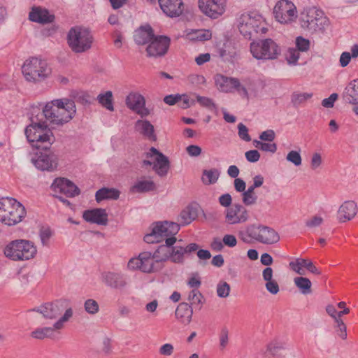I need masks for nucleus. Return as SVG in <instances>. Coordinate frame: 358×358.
<instances>
[{"label": "nucleus", "instance_id": "obj_22", "mask_svg": "<svg viewBox=\"0 0 358 358\" xmlns=\"http://www.w3.org/2000/svg\"><path fill=\"white\" fill-rule=\"evenodd\" d=\"M83 217L86 222L90 223L104 226L108 224V214L103 208H94L85 210Z\"/></svg>", "mask_w": 358, "mask_h": 358}, {"label": "nucleus", "instance_id": "obj_28", "mask_svg": "<svg viewBox=\"0 0 358 358\" xmlns=\"http://www.w3.org/2000/svg\"><path fill=\"white\" fill-rule=\"evenodd\" d=\"M155 34L150 25L142 26L135 31L134 38L138 45H145L151 41Z\"/></svg>", "mask_w": 358, "mask_h": 358}, {"label": "nucleus", "instance_id": "obj_56", "mask_svg": "<svg viewBox=\"0 0 358 358\" xmlns=\"http://www.w3.org/2000/svg\"><path fill=\"white\" fill-rule=\"evenodd\" d=\"M238 136L242 140L246 142L251 141L250 136L248 134V129L245 125H244L243 123H239L238 124Z\"/></svg>", "mask_w": 358, "mask_h": 358}, {"label": "nucleus", "instance_id": "obj_31", "mask_svg": "<svg viewBox=\"0 0 358 358\" xmlns=\"http://www.w3.org/2000/svg\"><path fill=\"white\" fill-rule=\"evenodd\" d=\"M135 128L149 140L152 141H155L157 140L154 127L148 120H137L135 124Z\"/></svg>", "mask_w": 358, "mask_h": 358}, {"label": "nucleus", "instance_id": "obj_4", "mask_svg": "<svg viewBox=\"0 0 358 358\" xmlns=\"http://www.w3.org/2000/svg\"><path fill=\"white\" fill-rule=\"evenodd\" d=\"M238 236L245 243L253 240L262 244L272 245L280 240V236L274 229L260 224L248 226L245 230L238 231Z\"/></svg>", "mask_w": 358, "mask_h": 358}, {"label": "nucleus", "instance_id": "obj_52", "mask_svg": "<svg viewBox=\"0 0 358 358\" xmlns=\"http://www.w3.org/2000/svg\"><path fill=\"white\" fill-rule=\"evenodd\" d=\"M286 159L296 166H300L302 162L300 153L295 150L289 152L287 155Z\"/></svg>", "mask_w": 358, "mask_h": 358}, {"label": "nucleus", "instance_id": "obj_32", "mask_svg": "<svg viewBox=\"0 0 358 358\" xmlns=\"http://www.w3.org/2000/svg\"><path fill=\"white\" fill-rule=\"evenodd\" d=\"M170 167V163L168 157L164 154H159L156 157L155 162L153 164V169L161 177L166 176Z\"/></svg>", "mask_w": 358, "mask_h": 358}, {"label": "nucleus", "instance_id": "obj_62", "mask_svg": "<svg viewBox=\"0 0 358 358\" xmlns=\"http://www.w3.org/2000/svg\"><path fill=\"white\" fill-rule=\"evenodd\" d=\"M337 99L338 94L336 93H333L328 98L322 100V105L325 108H332Z\"/></svg>", "mask_w": 358, "mask_h": 358}, {"label": "nucleus", "instance_id": "obj_36", "mask_svg": "<svg viewBox=\"0 0 358 358\" xmlns=\"http://www.w3.org/2000/svg\"><path fill=\"white\" fill-rule=\"evenodd\" d=\"M211 37L212 33L208 29H192L186 34V38L192 41H206Z\"/></svg>", "mask_w": 358, "mask_h": 358}, {"label": "nucleus", "instance_id": "obj_49", "mask_svg": "<svg viewBox=\"0 0 358 358\" xmlns=\"http://www.w3.org/2000/svg\"><path fill=\"white\" fill-rule=\"evenodd\" d=\"M336 331L337 335L341 337L342 339H346L347 338V331H346V326L343 322V320L338 317H336Z\"/></svg>", "mask_w": 358, "mask_h": 358}, {"label": "nucleus", "instance_id": "obj_12", "mask_svg": "<svg viewBox=\"0 0 358 358\" xmlns=\"http://www.w3.org/2000/svg\"><path fill=\"white\" fill-rule=\"evenodd\" d=\"M127 266L130 270H139L145 273H155L162 268L155 262L152 253L148 251L142 252L137 257L130 259Z\"/></svg>", "mask_w": 358, "mask_h": 358}, {"label": "nucleus", "instance_id": "obj_15", "mask_svg": "<svg viewBox=\"0 0 358 358\" xmlns=\"http://www.w3.org/2000/svg\"><path fill=\"white\" fill-rule=\"evenodd\" d=\"M171 39L166 36H155L146 48L147 55L150 57L164 56L169 48Z\"/></svg>", "mask_w": 358, "mask_h": 358}, {"label": "nucleus", "instance_id": "obj_54", "mask_svg": "<svg viewBox=\"0 0 358 358\" xmlns=\"http://www.w3.org/2000/svg\"><path fill=\"white\" fill-rule=\"evenodd\" d=\"M297 49L289 48L287 54V61L289 64H296L299 59L300 53Z\"/></svg>", "mask_w": 358, "mask_h": 358}, {"label": "nucleus", "instance_id": "obj_29", "mask_svg": "<svg viewBox=\"0 0 358 358\" xmlns=\"http://www.w3.org/2000/svg\"><path fill=\"white\" fill-rule=\"evenodd\" d=\"M176 317L185 324L190 323L193 315V308L188 303H180L175 312Z\"/></svg>", "mask_w": 358, "mask_h": 358}, {"label": "nucleus", "instance_id": "obj_9", "mask_svg": "<svg viewBox=\"0 0 358 358\" xmlns=\"http://www.w3.org/2000/svg\"><path fill=\"white\" fill-rule=\"evenodd\" d=\"M250 52L258 60H273L278 58L281 50L274 41L266 38L251 43Z\"/></svg>", "mask_w": 358, "mask_h": 358}, {"label": "nucleus", "instance_id": "obj_20", "mask_svg": "<svg viewBox=\"0 0 358 358\" xmlns=\"http://www.w3.org/2000/svg\"><path fill=\"white\" fill-rule=\"evenodd\" d=\"M255 13H244L242 14L238 21V29L240 33L245 38L250 39L254 35V22H255Z\"/></svg>", "mask_w": 358, "mask_h": 358}, {"label": "nucleus", "instance_id": "obj_11", "mask_svg": "<svg viewBox=\"0 0 358 358\" xmlns=\"http://www.w3.org/2000/svg\"><path fill=\"white\" fill-rule=\"evenodd\" d=\"M301 27L310 33L323 32L327 25V20L321 10L310 8L301 13Z\"/></svg>", "mask_w": 358, "mask_h": 358}, {"label": "nucleus", "instance_id": "obj_3", "mask_svg": "<svg viewBox=\"0 0 358 358\" xmlns=\"http://www.w3.org/2000/svg\"><path fill=\"white\" fill-rule=\"evenodd\" d=\"M32 310L42 314L45 318L49 320H55L61 316L54 323L55 328L57 329H62L64 327V323L69 321L73 316V310L69 302L66 299H58L45 303Z\"/></svg>", "mask_w": 358, "mask_h": 358}, {"label": "nucleus", "instance_id": "obj_25", "mask_svg": "<svg viewBox=\"0 0 358 358\" xmlns=\"http://www.w3.org/2000/svg\"><path fill=\"white\" fill-rule=\"evenodd\" d=\"M342 99L346 103L358 105V79L351 81L345 88Z\"/></svg>", "mask_w": 358, "mask_h": 358}, {"label": "nucleus", "instance_id": "obj_21", "mask_svg": "<svg viewBox=\"0 0 358 358\" xmlns=\"http://www.w3.org/2000/svg\"><path fill=\"white\" fill-rule=\"evenodd\" d=\"M162 11L169 17L180 16L183 11V3L181 0H158Z\"/></svg>", "mask_w": 358, "mask_h": 358}, {"label": "nucleus", "instance_id": "obj_53", "mask_svg": "<svg viewBox=\"0 0 358 358\" xmlns=\"http://www.w3.org/2000/svg\"><path fill=\"white\" fill-rule=\"evenodd\" d=\"M219 341H220V348L223 350L226 348L229 343V331L226 327H223L221 329L220 334L219 335Z\"/></svg>", "mask_w": 358, "mask_h": 358}, {"label": "nucleus", "instance_id": "obj_57", "mask_svg": "<svg viewBox=\"0 0 358 358\" xmlns=\"http://www.w3.org/2000/svg\"><path fill=\"white\" fill-rule=\"evenodd\" d=\"M246 159L251 163H255L260 159V154L257 150H251L245 153Z\"/></svg>", "mask_w": 358, "mask_h": 358}, {"label": "nucleus", "instance_id": "obj_46", "mask_svg": "<svg viewBox=\"0 0 358 358\" xmlns=\"http://www.w3.org/2000/svg\"><path fill=\"white\" fill-rule=\"evenodd\" d=\"M84 308L85 311L90 315H95L99 310L98 303L92 299H89L85 301Z\"/></svg>", "mask_w": 358, "mask_h": 358}, {"label": "nucleus", "instance_id": "obj_63", "mask_svg": "<svg viewBox=\"0 0 358 358\" xmlns=\"http://www.w3.org/2000/svg\"><path fill=\"white\" fill-rule=\"evenodd\" d=\"M232 202L231 196L228 194H224L219 197V203L222 206L229 208Z\"/></svg>", "mask_w": 358, "mask_h": 358}, {"label": "nucleus", "instance_id": "obj_48", "mask_svg": "<svg viewBox=\"0 0 358 358\" xmlns=\"http://www.w3.org/2000/svg\"><path fill=\"white\" fill-rule=\"evenodd\" d=\"M196 101L197 102L203 107L207 108L209 110L216 109V106L213 102V99L206 97L202 96L200 95H196Z\"/></svg>", "mask_w": 358, "mask_h": 358}, {"label": "nucleus", "instance_id": "obj_14", "mask_svg": "<svg viewBox=\"0 0 358 358\" xmlns=\"http://www.w3.org/2000/svg\"><path fill=\"white\" fill-rule=\"evenodd\" d=\"M199 8L206 16L217 19L224 14L226 10V0H199Z\"/></svg>", "mask_w": 358, "mask_h": 358}, {"label": "nucleus", "instance_id": "obj_23", "mask_svg": "<svg viewBox=\"0 0 358 358\" xmlns=\"http://www.w3.org/2000/svg\"><path fill=\"white\" fill-rule=\"evenodd\" d=\"M176 243V237H170L166 239L165 244L159 245L152 253L155 262L159 263L171 260V246Z\"/></svg>", "mask_w": 358, "mask_h": 358}, {"label": "nucleus", "instance_id": "obj_58", "mask_svg": "<svg viewBox=\"0 0 358 358\" xmlns=\"http://www.w3.org/2000/svg\"><path fill=\"white\" fill-rule=\"evenodd\" d=\"M266 290L272 294H276L279 292V285L275 280L266 281L265 285Z\"/></svg>", "mask_w": 358, "mask_h": 358}, {"label": "nucleus", "instance_id": "obj_59", "mask_svg": "<svg viewBox=\"0 0 358 358\" xmlns=\"http://www.w3.org/2000/svg\"><path fill=\"white\" fill-rule=\"evenodd\" d=\"M222 241L224 245H227L229 248H234L237 244V240L234 235L226 234L223 236Z\"/></svg>", "mask_w": 358, "mask_h": 358}, {"label": "nucleus", "instance_id": "obj_7", "mask_svg": "<svg viewBox=\"0 0 358 358\" xmlns=\"http://www.w3.org/2000/svg\"><path fill=\"white\" fill-rule=\"evenodd\" d=\"M22 71L26 80L34 83L41 82L51 74V69L45 60L38 57H31L27 59Z\"/></svg>", "mask_w": 358, "mask_h": 358}, {"label": "nucleus", "instance_id": "obj_30", "mask_svg": "<svg viewBox=\"0 0 358 358\" xmlns=\"http://www.w3.org/2000/svg\"><path fill=\"white\" fill-rule=\"evenodd\" d=\"M198 217V208L194 206H188L182 210L178 217V224L187 225L196 220Z\"/></svg>", "mask_w": 358, "mask_h": 358}, {"label": "nucleus", "instance_id": "obj_2", "mask_svg": "<svg viewBox=\"0 0 358 358\" xmlns=\"http://www.w3.org/2000/svg\"><path fill=\"white\" fill-rule=\"evenodd\" d=\"M76 112L73 101L68 99H55L45 105L42 115L52 124L63 125L74 117Z\"/></svg>", "mask_w": 358, "mask_h": 358}, {"label": "nucleus", "instance_id": "obj_39", "mask_svg": "<svg viewBox=\"0 0 358 358\" xmlns=\"http://www.w3.org/2000/svg\"><path fill=\"white\" fill-rule=\"evenodd\" d=\"M295 285L301 290L303 294L311 293V282L310 280L303 276L296 277L294 279Z\"/></svg>", "mask_w": 358, "mask_h": 358}, {"label": "nucleus", "instance_id": "obj_38", "mask_svg": "<svg viewBox=\"0 0 358 358\" xmlns=\"http://www.w3.org/2000/svg\"><path fill=\"white\" fill-rule=\"evenodd\" d=\"M203 298L201 293L197 289H194L189 292L187 300L190 303L189 306L192 308L201 310L203 303L202 301Z\"/></svg>", "mask_w": 358, "mask_h": 358}, {"label": "nucleus", "instance_id": "obj_10", "mask_svg": "<svg viewBox=\"0 0 358 358\" xmlns=\"http://www.w3.org/2000/svg\"><path fill=\"white\" fill-rule=\"evenodd\" d=\"M179 230V224L176 222H157L152 227L151 232L144 236V241L148 243H159L164 239L175 237Z\"/></svg>", "mask_w": 358, "mask_h": 358}, {"label": "nucleus", "instance_id": "obj_43", "mask_svg": "<svg viewBox=\"0 0 358 358\" xmlns=\"http://www.w3.org/2000/svg\"><path fill=\"white\" fill-rule=\"evenodd\" d=\"M220 176L217 169H212L210 170H204L203 172L202 181L205 184H213L217 182Z\"/></svg>", "mask_w": 358, "mask_h": 358}, {"label": "nucleus", "instance_id": "obj_44", "mask_svg": "<svg viewBox=\"0 0 358 358\" xmlns=\"http://www.w3.org/2000/svg\"><path fill=\"white\" fill-rule=\"evenodd\" d=\"M255 22H254V34H265L267 31V28L264 26V21L263 17L259 14L255 13Z\"/></svg>", "mask_w": 358, "mask_h": 358}, {"label": "nucleus", "instance_id": "obj_47", "mask_svg": "<svg viewBox=\"0 0 358 358\" xmlns=\"http://www.w3.org/2000/svg\"><path fill=\"white\" fill-rule=\"evenodd\" d=\"M230 285L224 281H221L217 285V294L219 297L226 298L229 295Z\"/></svg>", "mask_w": 358, "mask_h": 358}, {"label": "nucleus", "instance_id": "obj_26", "mask_svg": "<svg viewBox=\"0 0 358 358\" xmlns=\"http://www.w3.org/2000/svg\"><path fill=\"white\" fill-rule=\"evenodd\" d=\"M29 19L32 22L47 24L54 21L55 15H51L48 10L38 7L32 8Z\"/></svg>", "mask_w": 358, "mask_h": 358}, {"label": "nucleus", "instance_id": "obj_27", "mask_svg": "<svg viewBox=\"0 0 358 358\" xmlns=\"http://www.w3.org/2000/svg\"><path fill=\"white\" fill-rule=\"evenodd\" d=\"M215 85L221 92L227 93L232 92L234 90V87H238V79L217 75L215 77Z\"/></svg>", "mask_w": 358, "mask_h": 358}, {"label": "nucleus", "instance_id": "obj_51", "mask_svg": "<svg viewBox=\"0 0 358 358\" xmlns=\"http://www.w3.org/2000/svg\"><path fill=\"white\" fill-rule=\"evenodd\" d=\"M52 235V231L48 227H43L39 232V236L43 245H48L49 240Z\"/></svg>", "mask_w": 358, "mask_h": 358}, {"label": "nucleus", "instance_id": "obj_13", "mask_svg": "<svg viewBox=\"0 0 358 358\" xmlns=\"http://www.w3.org/2000/svg\"><path fill=\"white\" fill-rule=\"evenodd\" d=\"M273 14L278 22L281 24H287L296 17V8L290 1L280 0L273 8Z\"/></svg>", "mask_w": 358, "mask_h": 358}, {"label": "nucleus", "instance_id": "obj_55", "mask_svg": "<svg viewBox=\"0 0 358 358\" xmlns=\"http://www.w3.org/2000/svg\"><path fill=\"white\" fill-rule=\"evenodd\" d=\"M242 200L245 205L251 206L257 202V196L255 194L243 192L242 194Z\"/></svg>", "mask_w": 358, "mask_h": 358}, {"label": "nucleus", "instance_id": "obj_40", "mask_svg": "<svg viewBox=\"0 0 358 358\" xmlns=\"http://www.w3.org/2000/svg\"><path fill=\"white\" fill-rule=\"evenodd\" d=\"M99 103L110 111L114 110L113 104V94L111 91H107L103 94H100L97 96Z\"/></svg>", "mask_w": 358, "mask_h": 358}, {"label": "nucleus", "instance_id": "obj_1", "mask_svg": "<svg viewBox=\"0 0 358 358\" xmlns=\"http://www.w3.org/2000/svg\"><path fill=\"white\" fill-rule=\"evenodd\" d=\"M31 121L25 129V135L31 146L38 150L32 163L38 170L53 171L58 165L57 155L50 149L55 137L46 122L37 116L32 117Z\"/></svg>", "mask_w": 358, "mask_h": 358}, {"label": "nucleus", "instance_id": "obj_24", "mask_svg": "<svg viewBox=\"0 0 358 358\" xmlns=\"http://www.w3.org/2000/svg\"><path fill=\"white\" fill-rule=\"evenodd\" d=\"M357 213V203L353 201H345L338 210L339 221L345 222L352 219Z\"/></svg>", "mask_w": 358, "mask_h": 358}, {"label": "nucleus", "instance_id": "obj_8", "mask_svg": "<svg viewBox=\"0 0 358 358\" xmlns=\"http://www.w3.org/2000/svg\"><path fill=\"white\" fill-rule=\"evenodd\" d=\"M67 39L69 47L76 53L90 49L94 40L90 31L80 27H72L68 33Z\"/></svg>", "mask_w": 358, "mask_h": 358}, {"label": "nucleus", "instance_id": "obj_17", "mask_svg": "<svg viewBox=\"0 0 358 358\" xmlns=\"http://www.w3.org/2000/svg\"><path fill=\"white\" fill-rule=\"evenodd\" d=\"M51 187L55 193H61L67 197H74L80 193V189L71 180L64 178H56Z\"/></svg>", "mask_w": 358, "mask_h": 358}, {"label": "nucleus", "instance_id": "obj_50", "mask_svg": "<svg viewBox=\"0 0 358 358\" xmlns=\"http://www.w3.org/2000/svg\"><path fill=\"white\" fill-rule=\"evenodd\" d=\"M296 47L300 52H306L310 48V41L302 36H298L296 38Z\"/></svg>", "mask_w": 358, "mask_h": 358}, {"label": "nucleus", "instance_id": "obj_6", "mask_svg": "<svg viewBox=\"0 0 358 358\" xmlns=\"http://www.w3.org/2000/svg\"><path fill=\"white\" fill-rule=\"evenodd\" d=\"M5 256L13 261H26L35 257L36 248L29 241L17 239L10 242L4 248Z\"/></svg>", "mask_w": 358, "mask_h": 358}, {"label": "nucleus", "instance_id": "obj_5", "mask_svg": "<svg viewBox=\"0 0 358 358\" xmlns=\"http://www.w3.org/2000/svg\"><path fill=\"white\" fill-rule=\"evenodd\" d=\"M27 214L24 206L15 199H0V222L8 226L20 222Z\"/></svg>", "mask_w": 358, "mask_h": 358}, {"label": "nucleus", "instance_id": "obj_16", "mask_svg": "<svg viewBox=\"0 0 358 358\" xmlns=\"http://www.w3.org/2000/svg\"><path fill=\"white\" fill-rule=\"evenodd\" d=\"M127 106L139 115L141 117L148 116L150 110L145 107V99L143 95L137 92H131L126 97Z\"/></svg>", "mask_w": 358, "mask_h": 358}, {"label": "nucleus", "instance_id": "obj_33", "mask_svg": "<svg viewBox=\"0 0 358 358\" xmlns=\"http://www.w3.org/2000/svg\"><path fill=\"white\" fill-rule=\"evenodd\" d=\"M120 194V192L117 189L103 187L96 191L95 199L98 203L108 199L116 200L119 198Z\"/></svg>", "mask_w": 358, "mask_h": 358}, {"label": "nucleus", "instance_id": "obj_60", "mask_svg": "<svg viewBox=\"0 0 358 358\" xmlns=\"http://www.w3.org/2000/svg\"><path fill=\"white\" fill-rule=\"evenodd\" d=\"M173 346L171 343H166L159 349V353L163 356H171L173 352Z\"/></svg>", "mask_w": 358, "mask_h": 358}, {"label": "nucleus", "instance_id": "obj_18", "mask_svg": "<svg viewBox=\"0 0 358 358\" xmlns=\"http://www.w3.org/2000/svg\"><path fill=\"white\" fill-rule=\"evenodd\" d=\"M248 218V212L241 204L236 203L226 210L225 221L229 224L244 223Z\"/></svg>", "mask_w": 358, "mask_h": 358}, {"label": "nucleus", "instance_id": "obj_37", "mask_svg": "<svg viewBox=\"0 0 358 358\" xmlns=\"http://www.w3.org/2000/svg\"><path fill=\"white\" fill-rule=\"evenodd\" d=\"M55 330H58L57 329H55L54 325L50 327H40L36 329L34 331H33L31 333V336L36 338L39 340H43L44 338H51L54 337Z\"/></svg>", "mask_w": 358, "mask_h": 358}, {"label": "nucleus", "instance_id": "obj_45", "mask_svg": "<svg viewBox=\"0 0 358 358\" xmlns=\"http://www.w3.org/2000/svg\"><path fill=\"white\" fill-rule=\"evenodd\" d=\"M312 94L309 93H296L294 92L292 95V103L294 106H299L301 103L306 102L308 99L312 97Z\"/></svg>", "mask_w": 358, "mask_h": 358}, {"label": "nucleus", "instance_id": "obj_42", "mask_svg": "<svg viewBox=\"0 0 358 358\" xmlns=\"http://www.w3.org/2000/svg\"><path fill=\"white\" fill-rule=\"evenodd\" d=\"M308 262L307 259L297 258L295 261L290 262L289 266L292 270L302 275L305 274L303 268L306 267Z\"/></svg>", "mask_w": 358, "mask_h": 358}, {"label": "nucleus", "instance_id": "obj_64", "mask_svg": "<svg viewBox=\"0 0 358 358\" xmlns=\"http://www.w3.org/2000/svg\"><path fill=\"white\" fill-rule=\"evenodd\" d=\"M181 99H182V96L178 94H175V95L170 94V95L166 96L164 98V101L169 106H173Z\"/></svg>", "mask_w": 358, "mask_h": 358}, {"label": "nucleus", "instance_id": "obj_19", "mask_svg": "<svg viewBox=\"0 0 358 358\" xmlns=\"http://www.w3.org/2000/svg\"><path fill=\"white\" fill-rule=\"evenodd\" d=\"M100 278L103 283L112 289H122L127 285L126 277L121 273L104 271Z\"/></svg>", "mask_w": 358, "mask_h": 358}, {"label": "nucleus", "instance_id": "obj_34", "mask_svg": "<svg viewBox=\"0 0 358 358\" xmlns=\"http://www.w3.org/2000/svg\"><path fill=\"white\" fill-rule=\"evenodd\" d=\"M181 243L182 240H176V243L171 246V261L175 264H182L185 261V250Z\"/></svg>", "mask_w": 358, "mask_h": 358}, {"label": "nucleus", "instance_id": "obj_61", "mask_svg": "<svg viewBox=\"0 0 358 358\" xmlns=\"http://www.w3.org/2000/svg\"><path fill=\"white\" fill-rule=\"evenodd\" d=\"M275 134L273 130L268 129L259 135V138L264 141L271 142L275 139Z\"/></svg>", "mask_w": 358, "mask_h": 358}, {"label": "nucleus", "instance_id": "obj_41", "mask_svg": "<svg viewBox=\"0 0 358 358\" xmlns=\"http://www.w3.org/2000/svg\"><path fill=\"white\" fill-rule=\"evenodd\" d=\"M218 55L224 62H234L236 56V51L229 46L224 44L222 48L218 50Z\"/></svg>", "mask_w": 358, "mask_h": 358}, {"label": "nucleus", "instance_id": "obj_35", "mask_svg": "<svg viewBox=\"0 0 358 358\" xmlns=\"http://www.w3.org/2000/svg\"><path fill=\"white\" fill-rule=\"evenodd\" d=\"M156 185L152 180H141L136 181L131 187L130 192L132 193H145L155 190Z\"/></svg>", "mask_w": 358, "mask_h": 358}]
</instances>
